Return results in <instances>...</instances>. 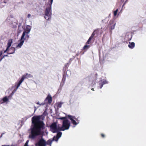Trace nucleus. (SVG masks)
Returning <instances> with one entry per match:
<instances>
[{
  "mask_svg": "<svg viewBox=\"0 0 146 146\" xmlns=\"http://www.w3.org/2000/svg\"><path fill=\"white\" fill-rule=\"evenodd\" d=\"M41 116H35L32 118L33 127L31 129V133L29 135L30 138H35L37 136L41 134L42 131L45 129V124L40 120Z\"/></svg>",
  "mask_w": 146,
  "mask_h": 146,
  "instance_id": "obj_1",
  "label": "nucleus"
},
{
  "mask_svg": "<svg viewBox=\"0 0 146 146\" xmlns=\"http://www.w3.org/2000/svg\"><path fill=\"white\" fill-rule=\"evenodd\" d=\"M52 4V3H51V0H50V4L49 6L47 7L45 11L44 17L47 20H49L51 18L52 14L51 10Z\"/></svg>",
  "mask_w": 146,
  "mask_h": 146,
  "instance_id": "obj_2",
  "label": "nucleus"
},
{
  "mask_svg": "<svg viewBox=\"0 0 146 146\" xmlns=\"http://www.w3.org/2000/svg\"><path fill=\"white\" fill-rule=\"evenodd\" d=\"M70 126V123L67 119L64 120L63 121L62 126L59 127L60 131H64L69 129Z\"/></svg>",
  "mask_w": 146,
  "mask_h": 146,
  "instance_id": "obj_3",
  "label": "nucleus"
},
{
  "mask_svg": "<svg viewBox=\"0 0 146 146\" xmlns=\"http://www.w3.org/2000/svg\"><path fill=\"white\" fill-rule=\"evenodd\" d=\"M27 29H28L27 30H25L23 31V33L22 35L21 36V39L20 40V42L18 44V45L17 46V47H19L21 48L22 45H23V43L24 42V40H23V39L24 38V37L25 36V33H29L30 32L31 29H29L28 28H27Z\"/></svg>",
  "mask_w": 146,
  "mask_h": 146,
  "instance_id": "obj_4",
  "label": "nucleus"
},
{
  "mask_svg": "<svg viewBox=\"0 0 146 146\" xmlns=\"http://www.w3.org/2000/svg\"><path fill=\"white\" fill-rule=\"evenodd\" d=\"M29 75L27 73L23 76L19 82L17 84H16L15 86H16V88L14 89L12 92V93H15L17 91V89L19 87L21 83L24 81V79L27 78Z\"/></svg>",
  "mask_w": 146,
  "mask_h": 146,
  "instance_id": "obj_5",
  "label": "nucleus"
},
{
  "mask_svg": "<svg viewBox=\"0 0 146 146\" xmlns=\"http://www.w3.org/2000/svg\"><path fill=\"white\" fill-rule=\"evenodd\" d=\"M50 131L53 133L58 132L59 130V127L58 128L57 123L56 122L52 123L50 126Z\"/></svg>",
  "mask_w": 146,
  "mask_h": 146,
  "instance_id": "obj_6",
  "label": "nucleus"
},
{
  "mask_svg": "<svg viewBox=\"0 0 146 146\" xmlns=\"http://www.w3.org/2000/svg\"><path fill=\"white\" fill-rule=\"evenodd\" d=\"M68 118L71 121L73 125H77L79 123L78 120L74 116L68 115Z\"/></svg>",
  "mask_w": 146,
  "mask_h": 146,
  "instance_id": "obj_7",
  "label": "nucleus"
},
{
  "mask_svg": "<svg viewBox=\"0 0 146 146\" xmlns=\"http://www.w3.org/2000/svg\"><path fill=\"white\" fill-rule=\"evenodd\" d=\"M35 146H46V141L42 138L40 139L35 144Z\"/></svg>",
  "mask_w": 146,
  "mask_h": 146,
  "instance_id": "obj_8",
  "label": "nucleus"
},
{
  "mask_svg": "<svg viewBox=\"0 0 146 146\" xmlns=\"http://www.w3.org/2000/svg\"><path fill=\"white\" fill-rule=\"evenodd\" d=\"M9 48L7 47L6 50L4 51V53L6 52L8 54H12L14 53L15 50V48L13 47H11L9 49Z\"/></svg>",
  "mask_w": 146,
  "mask_h": 146,
  "instance_id": "obj_9",
  "label": "nucleus"
},
{
  "mask_svg": "<svg viewBox=\"0 0 146 146\" xmlns=\"http://www.w3.org/2000/svg\"><path fill=\"white\" fill-rule=\"evenodd\" d=\"M48 100V102L49 104H50L52 102V98L50 95H48L45 99V101Z\"/></svg>",
  "mask_w": 146,
  "mask_h": 146,
  "instance_id": "obj_10",
  "label": "nucleus"
},
{
  "mask_svg": "<svg viewBox=\"0 0 146 146\" xmlns=\"http://www.w3.org/2000/svg\"><path fill=\"white\" fill-rule=\"evenodd\" d=\"M53 141L52 139H49L46 142V146L47 145L49 146H51Z\"/></svg>",
  "mask_w": 146,
  "mask_h": 146,
  "instance_id": "obj_11",
  "label": "nucleus"
},
{
  "mask_svg": "<svg viewBox=\"0 0 146 146\" xmlns=\"http://www.w3.org/2000/svg\"><path fill=\"white\" fill-rule=\"evenodd\" d=\"M17 23L15 22H12L10 24V27H17Z\"/></svg>",
  "mask_w": 146,
  "mask_h": 146,
  "instance_id": "obj_12",
  "label": "nucleus"
},
{
  "mask_svg": "<svg viewBox=\"0 0 146 146\" xmlns=\"http://www.w3.org/2000/svg\"><path fill=\"white\" fill-rule=\"evenodd\" d=\"M12 42H13L12 39H9L8 41V43H7V47L9 48L11 46V45L12 44Z\"/></svg>",
  "mask_w": 146,
  "mask_h": 146,
  "instance_id": "obj_13",
  "label": "nucleus"
},
{
  "mask_svg": "<svg viewBox=\"0 0 146 146\" xmlns=\"http://www.w3.org/2000/svg\"><path fill=\"white\" fill-rule=\"evenodd\" d=\"M128 47L131 49L133 48L135 46V43L134 42H131L128 45Z\"/></svg>",
  "mask_w": 146,
  "mask_h": 146,
  "instance_id": "obj_14",
  "label": "nucleus"
},
{
  "mask_svg": "<svg viewBox=\"0 0 146 146\" xmlns=\"http://www.w3.org/2000/svg\"><path fill=\"white\" fill-rule=\"evenodd\" d=\"M29 33H25V37H24V39H23V40L24 41L26 40H28L29 38V36L28 35V34Z\"/></svg>",
  "mask_w": 146,
  "mask_h": 146,
  "instance_id": "obj_15",
  "label": "nucleus"
},
{
  "mask_svg": "<svg viewBox=\"0 0 146 146\" xmlns=\"http://www.w3.org/2000/svg\"><path fill=\"white\" fill-rule=\"evenodd\" d=\"M2 100L4 102H7L9 100V99L7 96H5L2 99Z\"/></svg>",
  "mask_w": 146,
  "mask_h": 146,
  "instance_id": "obj_16",
  "label": "nucleus"
},
{
  "mask_svg": "<svg viewBox=\"0 0 146 146\" xmlns=\"http://www.w3.org/2000/svg\"><path fill=\"white\" fill-rule=\"evenodd\" d=\"M57 133L56 134V136L59 138H60L62 135V133L61 132H57Z\"/></svg>",
  "mask_w": 146,
  "mask_h": 146,
  "instance_id": "obj_17",
  "label": "nucleus"
},
{
  "mask_svg": "<svg viewBox=\"0 0 146 146\" xmlns=\"http://www.w3.org/2000/svg\"><path fill=\"white\" fill-rule=\"evenodd\" d=\"M59 138L56 136H54L53 139H52L53 141H57Z\"/></svg>",
  "mask_w": 146,
  "mask_h": 146,
  "instance_id": "obj_18",
  "label": "nucleus"
},
{
  "mask_svg": "<svg viewBox=\"0 0 146 146\" xmlns=\"http://www.w3.org/2000/svg\"><path fill=\"white\" fill-rule=\"evenodd\" d=\"M66 75H65L64 74L63 76V77L62 79V81L63 82V83H64L66 79Z\"/></svg>",
  "mask_w": 146,
  "mask_h": 146,
  "instance_id": "obj_19",
  "label": "nucleus"
},
{
  "mask_svg": "<svg viewBox=\"0 0 146 146\" xmlns=\"http://www.w3.org/2000/svg\"><path fill=\"white\" fill-rule=\"evenodd\" d=\"M96 33V31H94L92 34V35H91L90 37L93 38Z\"/></svg>",
  "mask_w": 146,
  "mask_h": 146,
  "instance_id": "obj_20",
  "label": "nucleus"
},
{
  "mask_svg": "<svg viewBox=\"0 0 146 146\" xmlns=\"http://www.w3.org/2000/svg\"><path fill=\"white\" fill-rule=\"evenodd\" d=\"M90 47V46L88 45H85L83 47L84 50H86L88 49Z\"/></svg>",
  "mask_w": 146,
  "mask_h": 146,
  "instance_id": "obj_21",
  "label": "nucleus"
},
{
  "mask_svg": "<svg viewBox=\"0 0 146 146\" xmlns=\"http://www.w3.org/2000/svg\"><path fill=\"white\" fill-rule=\"evenodd\" d=\"M99 86H100V88H102L103 86V84L102 83V80L99 82Z\"/></svg>",
  "mask_w": 146,
  "mask_h": 146,
  "instance_id": "obj_22",
  "label": "nucleus"
},
{
  "mask_svg": "<svg viewBox=\"0 0 146 146\" xmlns=\"http://www.w3.org/2000/svg\"><path fill=\"white\" fill-rule=\"evenodd\" d=\"M62 103L61 102H59L58 103L57 107L58 108H61Z\"/></svg>",
  "mask_w": 146,
  "mask_h": 146,
  "instance_id": "obj_23",
  "label": "nucleus"
},
{
  "mask_svg": "<svg viewBox=\"0 0 146 146\" xmlns=\"http://www.w3.org/2000/svg\"><path fill=\"white\" fill-rule=\"evenodd\" d=\"M68 63H67L65 65V67L64 68H65V69L66 70L67 68H68Z\"/></svg>",
  "mask_w": 146,
  "mask_h": 146,
  "instance_id": "obj_24",
  "label": "nucleus"
},
{
  "mask_svg": "<svg viewBox=\"0 0 146 146\" xmlns=\"http://www.w3.org/2000/svg\"><path fill=\"white\" fill-rule=\"evenodd\" d=\"M8 56L7 55H4L3 56L1 57V58L0 59V61H1L3 58L5 56Z\"/></svg>",
  "mask_w": 146,
  "mask_h": 146,
  "instance_id": "obj_25",
  "label": "nucleus"
},
{
  "mask_svg": "<svg viewBox=\"0 0 146 146\" xmlns=\"http://www.w3.org/2000/svg\"><path fill=\"white\" fill-rule=\"evenodd\" d=\"M102 83L103 85H104L107 83V82L106 80L104 81L103 82H102Z\"/></svg>",
  "mask_w": 146,
  "mask_h": 146,
  "instance_id": "obj_26",
  "label": "nucleus"
},
{
  "mask_svg": "<svg viewBox=\"0 0 146 146\" xmlns=\"http://www.w3.org/2000/svg\"><path fill=\"white\" fill-rule=\"evenodd\" d=\"M59 119H61V120H63V119L65 120V119H66V117H61L59 118Z\"/></svg>",
  "mask_w": 146,
  "mask_h": 146,
  "instance_id": "obj_27",
  "label": "nucleus"
},
{
  "mask_svg": "<svg viewBox=\"0 0 146 146\" xmlns=\"http://www.w3.org/2000/svg\"><path fill=\"white\" fill-rule=\"evenodd\" d=\"M101 137L102 138H104L105 137V135L103 133L101 134Z\"/></svg>",
  "mask_w": 146,
  "mask_h": 146,
  "instance_id": "obj_28",
  "label": "nucleus"
},
{
  "mask_svg": "<svg viewBox=\"0 0 146 146\" xmlns=\"http://www.w3.org/2000/svg\"><path fill=\"white\" fill-rule=\"evenodd\" d=\"M92 38L91 37H90L88 39V42H90L91 40H92Z\"/></svg>",
  "mask_w": 146,
  "mask_h": 146,
  "instance_id": "obj_29",
  "label": "nucleus"
},
{
  "mask_svg": "<svg viewBox=\"0 0 146 146\" xmlns=\"http://www.w3.org/2000/svg\"><path fill=\"white\" fill-rule=\"evenodd\" d=\"M117 12H115V11H114V15L115 16H116V15H117Z\"/></svg>",
  "mask_w": 146,
  "mask_h": 146,
  "instance_id": "obj_30",
  "label": "nucleus"
},
{
  "mask_svg": "<svg viewBox=\"0 0 146 146\" xmlns=\"http://www.w3.org/2000/svg\"><path fill=\"white\" fill-rule=\"evenodd\" d=\"M31 14H28L27 17L28 18H29L31 17Z\"/></svg>",
  "mask_w": 146,
  "mask_h": 146,
  "instance_id": "obj_31",
  "label": "nucleus"
},
{
  "mask_svg": "<svg viewBox=\"0 0 146 146\" xmlns=\"http://www.w3.org/2000/svg\"><path fill=\"white\" fill-rule=\"evenodd\" d=\"M3 54V52L2 51H1L0 52V57L1 56V55H2Z\"/></svg>",
  "mask_w": 146,
  "mask_h": 146,
  "instance_id": "obj_32",
  "label": "nucleus"
},
{
  "mask_svg": "<svg viewBox=\"0 0 146 146\" xmlns=\"http://www.w3.org/2000/svg\"><path fill=\"white\" fill-rule=\"evenodd\" d=\"M108 18H106V19L104 20H103V21H106V20L107 21H108Z\"/></svg>",
  "mask_w": 146,
  "mask_h": 146,
  "instance_id": "obj_33",
  "label": "nucleus"
},
{
  "mask_svg": "<svg viewBox=\"0 0 146 146\" xmlns=\"http://www.w3.org/2000/svg\"><path fill=\"white\" fill-rule=\"evenodd\" d=\"M115 23H114L113 24V25H111V27H112L113 26V27H114L115 26Z\"/></svg>",
  "mask_w": 146,
  "mask_h": 146,
  "instance_id": "obj_34",
  "label": "nucleus"
},
{
  "mask_svg": "<svg viewBox=\"0 0 146 146\" xmlns=\"http://www.w3.org/2000/svg\"><path fill=\"white\" fill-rule=\"evenodd\" d=\"M113 22V21H110V25H111V23H112Z\"/></svg>",
  "mask_w": 146,
  "mask_h": 146,
  "instance_id": "obj_35",
  "label": "nucleus"
},
{
  "mask_svg": "<svg viewBox=\"0 0 146 146\" xmlns=\"http://www.w3.org/2000/svg\"><path fill=\"white\" fill-rule=\"evenodd\" d=\"M86 44H90V42H88V41H87L86 42Z\"/></svg>",
  "mask_w": 146,
  "mask_h": 146,
  "instance_id": "obj_36",
  "label": "nucleus"
},
{
  "mask_svg": "<svg viewBox=\"0 0 146 146\" xmlns=\"http://www.w3.org/2000/svg\"><path fill=\"white\" fill-rule=\"evenodd\" d=\"M25 144H26L27 145H28V141H27Z\"/></svg>",
  "mask_w": 146,
  "mask_h": 146,
  "instance_id": "obj_37",
  "label": "nucleus"
},
{
  "mask_svg": "<svg viewBox=\"0 0 146 146\" xmlns=\"http://www.w3.org/2000/svg\"><path fill=\"white\" fill-rule=\"evenodd\" d=\"M118 9H117L115 11V12H118Z\"/></svg>",
  "mask_w": 146,
  "mask_h": 146,
  "instance_id": "obj_38",
  "label": "nucleus"
},
{
  "mask_svg": "<svg viewBox=\"0 0 146 146\" xmlns=\"http://www.w3.org/2000/svg\"><path fill=\"white\" fill-rule=\"evenodd\" d=\"M36 103V104H40H40H39V102H37V103Z\"/></svg>",
  "mask_w": 146,
  "mask_h": 146,
  "instance_id": "obj_39",
  "label": "nucleus"
},
{
  "mask_svg": "<svg viewBox=\"0 0 146 146\" xmlns=\"http://www.w3.org/2000/svg\"><path fill=\"white\" fill-rule=\"evenodd\" d=\"M35 111H36V108L35 107Z\"/></svg>",
  "mask_w": 146,
  "mask_h": 146,
  "instance_id": "obj_40",
  "label": "nucleus"
},
{
  "mask_svg": "<svg viewBox=\"0 0 146 146\" xmlns=\"http://www.w3.org/2000/svg\"><path fill=\"white\" fill-rule=\"evenodd\" d=\"M24 146H28V145H27L26 144H25Z\"/></svg>",
  "mask_w": 146,
  "mask_h": 146,
  "instance_id": "obj_41",
  "label": "nucleus"
},
{
  "mask_svg": "<svg viewBox=\"0 0 146 146\" xmlns=\"http://www.w3.org/2000/svg\"><path fill=\"white\" fill-rule=\"evenodd\" d=\"M53 1V0H51V3H52Z\"/></svg>",
  "mask_w": 146,
  "mask_h": 146,
  "instance_id": "obj_42",
  "label": "nucleus"
},
{
  "mask_svg": "<svg viewBox=\"0 0 146 146\" xmlns=\"http://www.w3.org/2000/svg\"><path fill=\"white\" fill-rule=\"evenodd\" d=\"M114 29V28H111V30H112L113 29Z\"/></svg>",
  "mask_w": 146,
  "mask_h": 146,
  "instance_id": "obj_43",
  "label": "nucleus"
},
{
  "mask_svg": "<svg viewBox=\"0 0 146 146\" xmlns=\"http://www.w3.org/2000/svg\"><path fill=\"white\" fill-rule=\"evenodd\" d=\"M94 88H92V90H93V91H94Z\"/></svg>",
  "mask_w": 146,
  "mask_h": 146,
  "instance_id": "obj_44",
  "label": "nucleus"
},
{
  "mask_svg": "<svg viewBox=\"0 0 146 146\" xmlns=\"http://www.w3.org/2000/svg\"><path fill=\"white\" fill-rule=\"evenodd\" d=\"M71 59H70V60H69V62H70L71 61Z\"/></svg>",
  "mask_w": 146,
  "mask_h": 146,
  "instance_id": "obj_45",
  "label": "nucleus"
},
{
  "mask_svg": "<svg viewBox=\"0 0 146 146\" xmlns=\"http://www.w3.org/2000/svg\"><path fill=\"white\" fill-rule=\"evenodd\" d=\"M96 76H97V74H96Z\"/></svg>",
  "mask_w": 146,
  "mask_h": 146,
  "instance_id": "obj_46",
  "label": "nucleus"
},
{
  "mask_svg": "<svg viewBox=\"0 0 146 146\" xmlns=\"http://www.w3.org/2000/svg\"><path fill=\"white\" fill-rule=\"evenodd\" d=\"M124 5V4L123 5V6Z\"/></svg>",
  "mask_w": 146,
  "mask_h": 146,
  "instance_id": "obj_47",
  "label": "nucleus"
},
{
  "mask_svg": "<svg viewBox=\"0 0 146 146\" xmlns=\"http://www.w3.org/2000/svg\"><path fill=\"white\" fill-rule=\"evenodd\" d=\"M12 50H11L10 51V52H12Z\"/></svg>",
  "mask_w": 146,
  "mask_h": 146,
  "instance_id": "obj_48",
  "label": "nucleus"
}]
</instances>
